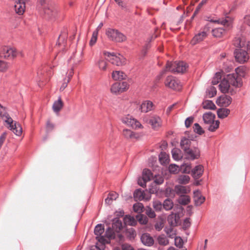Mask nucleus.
Returning a JSON list of instances; mask_svg holds the SVG:
<instances>
[{"mask_svg": "<svg viewBox=\"0 0 250 250\" xmlns=\"http://www.w3.org/2000/svg\"><path fill=\"white\" fill-rule=\"evenodd\" d=\"M233 44L237 48L234 51L236 61L240 63H244L249 59L248 52H250V41L246 42L242 34H238L233 41Z\"/></svg>", "mask_w": 250, "mask_h": 250, "instance_id": "obj_1", "label": "nucleus"}, {"mask_svg": "<svg viewBox=\"0 0 250 250\" xmlns=\"http://www.w3.org/2000/svg\"><path fill=\"white\" fill-rule=\"evenodd\" d=\"M123 227L121 220L115 218L113 220L112 228L108 227L105 233V236L109 239H115L117 241L122 242L124 240V236L120 233Z\"/></svg>", "mask_w": 250, "mask_h": 250, "instance_id": "obj_2", "label": "nucleus"}, {"mask_svg": "<svg viewBox=\"0 0 250 250\" xmlns=\"http://www.w3.org/2000/svg\"><path fill=\"white\" fill-rule=\"evenodd\" d=\"M4 110L3 107L0 104V116L8 125V127L12 130L17 136H20L22 132V127L19 124L15 122L7 113H3Z\"/></svg>", "mask_w": 250, "mask_h": 250, "instance_id": "obj_3", "label": "nucleus"}, {"mask_svg": "<svg viewBox=\"0 0 250 250\" xmlns=\"http://www.w3.org/2000/svg\"><path fill=\"white\" fill-rule=\"evenodd\" d=\"M187 67V63L183 62H167L166 69L162 71L161 75H163L166 71L183 73L186 70Z\"/></svg>", "mask_w": 250, "mask_h": 250, "instance_id": "obj_4", "label": "nucleus"}, {"mask_svg": "<svg viewBox=\"0 0 250 250\" xmlns=\"http://www.w3.org/2000/svg\"><path fill=\"white\" fill-rule=\"evenodd\" d=\"M106 34L109 39L116 42H122L126 40V36L117 29L108 28Z\"/></svg>", "mask_w": 250, "mask_h": 250, "instance_id": "obj_5", "label": "nucleus"}, {"mask_svg": "<svg viewBox=\"0 0 250 250\" xmlns=\"http://www.w3.org/2000/svg\"><path fill=\"white\" fill-rule=\"evenodd\" d=\"M103 53L107 57L106 60L114 65L122 66L126 63L125 59L122 56H117L114 52L110 53L105 51Z\"/></svg>", "mask_w": 250, "mask_h": 250, "instance_id": "obj_6", "label": "nucleus"}, {"mask_svg": "<svg viewBox=\"0 0 250 250\" xmlns=\"http://www.w3.org/2000/svg\"><path fill=\"white\" fill-rule=\"evenodd\" d=\"M225 78L230 87L232 86L236 88L240 87L242 85V79L238 76L237 73L229 74Z\"/></svg>", "mask_w": 250, "mask_h": 250, "instance_id": "obj_7", "label": "nucleus"}, {"mask_svg": "<svg viewBox=\"0 0 250 250\" xmlns=\"http://www.w3.org/2000/svg\"><path fill=\"white\" fill-rule=\"evenodd\" d=\"M185 133L187 135L188 137H182L180 141V146L184 151L191 148V141H193L196 138L195 135L193 133L189 135V132L188 131H186Z\"/></svg>", "mask_w": 250, "mask_h": 250, "instance_id": "obj_8", "label": "nucleus"}, {"mask_svg": "<svg viewBox=\"0 0 250 250\" xmlns=\"http://www.w3.org/2000/svg\"><path fill=\"white\" fill-rule=\"evenodd\" d=\"M165 85L166 86L175 90H179L182 87L179 81L172 76L167 77L165 81Z\"/></svg>", "mask_w": 250, "mask_h": 250, "instance_id": "obj_9", "label": "nucleus"}, {"mask_svg": "<svg viewBox=\"0 0 250 250\" xmlns=\"http://www.w3.org/2000/svg\"><path fill=\"white\" fill-rule=\"evenodd\" d=\"M17 56L15 49L9 46L2 47L0 51V57L5 59H12Z\"/></svg>", "mask_w": 250, "mask_h": 250, "instance_id": "obj_10", "label": "nucleus"}, {"mask_svg": "<svg viewBox=\"0 0 250 250\" xmlns=\"http://www.w3.org/2000/svg\"><path fill=\"white\" fill-rule=\"evenodd\" d=\"M184 152L186 158L189 160L197 159L200 156V151L197 147H191Z\"/></svg>", "mask_w": 250, "mask_h": 250, "instance_id": "obj_11", "label": "nucleus"}, {"mask_svg": "<svg viewBox=\"0 0 250 250\" xmlns=\"http://www.w3.org/2000/svg\"><path fill=\"white\" fill-rule=\"evenodd\" d=\"M219 89L222 93H229L233 95L236 92V90L230 86L226 78L221 81L219 85Z\"/></svg>", "mask_w": 250, "mask_h": 250, "instance_id": "obj_12", "label": "nucleus"}, {"mask_svg": "<svg viewBox=\"0 0 250 250\" xmlns=\"http://www.w3.org/2000/svg\"><path fill=\"white\" fill-rule=\"evenodd\" d=\"M153 178V175L150 170L145 168L143 170L142 174V182L140 179L138 181V184L144 187L146 185V182L150 181Z\"/></svg>", "mask_w": 250, "mask_h": 250, "instance_id": "obj_13", "label": "nucleus"}, {"mask_svg": "<svg viewBox=\"0 0 250 250\" xmlns=\"http://www.w3.org/2000/svg\"><path fill=\"white\" fill-rule=\"evenodd\" d=\"M232 98L228 95H223L220 96L216 100L217 104L220 106H228L231 103Z\"/></svg>", "mask_w": 250, "mask_h": 250, "instance_id": "obj_14", "label": "nucleus"}, {"mask_svg": "<svg viewBox=\"0 0 250 250\" xmlns=\"http://www.w3.org/2000/svg\"><path fill=\"white\" fill-rule=\"evenodd\" d=\"M26 0H16L15 5V10L17 14L19 15H22L25 9Z\"/></svg>", "mask_w": 250, "mask_h": 250, "instance_id": "obj_15", "label": "nucleus"}, {"mask_svg": "<svg viewBox=\"0 0 250 250\" xmlns=\"http://www.w3.org/2000/svg\"><path fill=\"white\" fill-rule=\"evenodd\" d=\"M203 172L204 167L201 165L196 166L191 170V174L195 180H197L201 177Z\"/></svg>", "mask_w": 250, "mask_h": 250, "instance_id": "obj_16", "label": "nucleus"}, {"mask_svg": "<svg viewBox=\"0 0 250 250\" xmlns=\"http://www.w3.org/2000/svg\"><path fill=\"white\" fill-rule=\"evenodd\" d=\"M142 243L145 246L150 247L154 244V239L149 234L145 233L141 237Z\"/></svg>", "mask_w": 250, "mask_h": 250, "instance_id": "obj_17", "label": "nucleus"}, {"mask_svg": "<svg viewBox=\"0 0 250 250\" xmlns=\"http://www.w3.org/2000/svg\"><path fill=\"white\" fill-rule=\"evenodd\" d=\"M180 219L178 213H172L167 217V222L170 227L176 226Z\"/></svg>", "mask_w": 250, "mask_h": 250, "instance_id": "obj_18", "label": "nucleus"}, {"mask_svg": "<svg viewBox=\"0 0 250 250\" xmlns=\"http://www.w3.org/2000/svg\"><path fill=\"white\" fill-rule=\"evenodd\" d=\"M45 17L48 19H51L55 17L56 15V11L51 5H47L44 7L42 10Z\"/></svg>", "mask_w": 250, "mask_h": 250, "instance_id": "obj_19", "label": "nucleus"}, {"mask_svg": "<svg viewBox=\"0 0 250 250\" xmlns=\"http://www.w3.org/2000/svg\"><path fill=\"white\" fill-rule=\"evenodd\" d=\"M193 194L195 205L196 206H199L204 202L205 200V197L201 195V193L199 190H197L194 191Z\"/></svg>", "mask_w": 250, "mask_h": 250, "instance_id": "obj_20", "label": "nucleus"}, {"mask_svg": "<svg viewBox=\"0 0 250 250\" xmlns=\"http://www.w3.org/2000/svg\"><path fill=\"white\" fill-rule=\"evenodd\" d=\"M207 36V32L202 31L195 35L191 41L192 45H195L197 43L202 41Z\"/></svg>", "mask_w": 250, "mask_h": 250, "instance_id": "obj_21", "label": "nucleus"}, {"mask_svg": "<svg viewBox=\"0 0 250 250\" xmlns=\"http://www.w3.org/2000/svg\"><path fill=\"white\" fill-rule=\"evenodd\" d=\"M148 123L153 128L156 129L161 126V119L157 116H152L149 119Z\"/></svg>", "mask_w": 250, "mask_h": 250, "instance_id": "obj_22", "label": "nucleus"}, {"mask_svg": "<svg viewBox=\"0 0 250 250\" xmlns=\"http://www.w3.org/2000/svg\"><path fill=\"white\" fill-rule=\"evenodd\" d=\"M215 115L211 112L205 113L203 115L204 122L206 124H211L214 121Z\"/></svg>", "mask_w": 250, "mask_h": 250, "instance_id": "obj_23", "label": "nucleus"}, {"mask_svg": "<svg viewBox=\"0 0 250 250\" xmlns=\"http://www.w3.org/2000/svg\"><path fill=\"white\" fill-rule=\"evenodd\" d=\"M153 103L151 101H146L140 106V110L142 112H147L152 109Z\"/></svg>", "mask_w": 250, "mask_h": 250, "instance_id": "obj_24", "label": "nucleus"}, {"mask_svg": "<svg viewBox=\"0 0 250 250\" xmlns=\"http://www.w3.org/2000/svg\"><path fill=\"white\" fill-rule=\"evenodd\" d=\"M63 106V102L60 97L57 101L54 102L52 108L54 112L58 113Z\"/></svg>", "mask_w": 250, "mask_h": 250, "instance_id": "obj_25", "label": "nucleus"}, {"mask_svg": "<svg viewBox=\"0 0 250 250\" xmlns=\"http://www.w3.org/2000/svg\"><path fill=\"white\" fill-rule=\"evenodd\" d=\"M230 113V110L228 108H221L217 110V114L218 118L224 119L227 117Z\"/></svg>", "mask_w": 250, "mask_h": 250, "instance_id": "obj_26", "label": "nucleus"}, {"mask_svg": "<svg viewBox=\"0 0 250 250\" xmlns=\"http://www.w3.org/2000/svg\"><path fill=\"white\" fill-rule=\"evenodd\" d=\"M172 156L173 159L179 161L182 158L181 150L178 148H174L171 150Z\"/></svg>", "mask_w": 250, "mask_h": 250, "instance_id": "obj_27", "label": "nucleus"}, {"mask_svg": "<svg viewBox=\"0 0 250 250\" xmlns=\"http://www.w3.org/2000/svg\"><path fill=\"white\" fill-rule=\"evenodd\" d=\"M123 135L126 139L137 138L138 135L129 129H125L123 131Z\"/></svg>", "mask_w": 250, "mask_h": 250, "instance_id": "obj_28", "label": "nucleus"}, {"mask_svg": "<svg viewBox=\"0 0 250 250\" xmlns=\"http://www.w3.org/2000/svg\"><path fill=\"white\" fill-rule=\"evenodd\" d=\"M225 33V30L223 28H216L212 30V35L216 38H221Z\"/></svg>", "mask_w": 250, "mask_h": 250, "instance_id": "obj_29", "label": "nucleus"}, {"mask_svg": "<svg viewBox=\"0 0 250 250\" xmlns=\"http://www.w3.org/2000/svg\"><path fill=\"white\" fill-rule=\"evenodd\" d=\"M159 160L162 165H167L169 163L168 155L166 152H161L159 155Z\"/></svg>", "mask_w": 250, "mask_h": 250, "instance_id": "obj_30", "label": "nucleus"}, {"mask_svg": "<svg viewBox=\"0 0 250 250\" xmlns=\"http://www.w3.org/2000/svg\"><path fill=\"white\" fill-rule=\"evenodd\" d=\"M203 108L205 109L214 110L216 108V105L210 100H206L203 102Z\"/></svg>", "mask_w": 250, "mask_h": 250, "instance_id": "obj_31", "label": "nucleus"}, {"mask_svg": "<svg viewBox=\"0 0 250 250\" xmlns=\"http://www.w3.org/2000/svg\"><path fill=\"white\" fill-rule=\"evenodd\" d=\"M125 74L122 71H115L112 73V77L115 80H124L125 79Z\"/></svg>", "mask_w": 250, "mask_h": 250, "instance_id": "obj_32", "label": "nucleus"}, {"mask_svg": "<svg viewBox=\"0 0 250 250\" xmlns=\"http://www.w3.org/2000/svg\"><path fill=\"white\" fill-rule=\"evenodd\" d=\"M191 167L190 164L183 163L180 165V171L184 173H189L191 172Z\"/></svg>", "mask_w": 250, "mask_h": 250, "instance_id": "obj_33", "label": "nucleus"}, {"mask_svg": "<svg viewBox=\"0 0 250 250\" xmlns=\"http://www.w3.org/2000/svg\"><path fill=\"white\" fill-rule=\"evenodd\" d=\"M175 191L178 194H180L181 195H183L182 194L187 193L188 192V190L186 188V187L177 185L175 187Z\"/></svg>", "mask_w": 250, "mask_h": 250, "instance_id": "obj_34", "label": "nucleus"}, {"mask_svg": "<svg viewBox=\"0 0 250 250\" xmlns=\"http://www.w3.org/2000/svg\"><path fill=\"white\" fill-rule=\"evenodd\" d=\"M118 196V195L116 192L109 193L108 197L105 199V203L108 205L111 204L113 200L117 199Z\"/></svg>", "mask_w": 250, "mask_h": 250, "instance_id": "obj_35", "label": "nucleus"}, {"mask_svg": "<svg viewBox=\"0 0 250 250\" xmlns=\"http://www.w3.org/2000/svg\"><path fill=\"white\" fill-rule=\"evenodd\" d=\"M163 208L166 210H169L173 208V204L172 201L168 198L166 199L162 204Z\"/></svg>", "mask_w": 250, "mask_h": 250, "instance_id": "obj_36", "label": "nucleus"}, {"mask_svg": "<svg viewBox=\"0 0 250 250\" xmlns=\"http://www.w3.org/2000/svg\"><path fill=\"white\" fill-rule=\"evenodd\" d=\"M143 190L141 189H137L135 190L133 196L135 201H142L143 200Z\"/></svg>", "mask_w": 250, "mask_h": 250, "instance_id": "obj_37", "label": "nucleus"}, {"mask_svg": "<svg viewBox=\"0 0 250 250\" xmlns=\"http://www.w3.org/2000/svg\"><path fill=\"white\" fill-rule=\"evenodd\" d=\"M190 180L189 176L187 175H179L177 178V182L181 184H187Z\"/></svg>", "mask_w": 250, "mask_h": 250, "instance_id": "obj_38", "label": "nucleus"}, {"mask_svg": "<svg viewBox=\"0 0 250 250\" xmlns=\"http://www.w3.org/2000/svg\"><path fill=\"white\" fill-rule=\"evenodd\" d=\"M121 120L123 123L128 126L132 125V123L134 122V119L132 118V117L129 115L123 117Z\"/></svg>", "mask_w": 250, "mask_h": 250, "instance_id": "obj_39", "label": "nucleus"}, {"mask_svg": "<svg viewBox=\"0 0 250 250\" xmlns=\"http://www.w3.org/2000/svg\"><path fill=\"white\" fill-rule=\"evenodd\" d=\"M157 241L158 243L162 246H166L169 243L168 240L164 234L159 235L157 238Z\"/></svg>", "mask_w": 250, "mask_h": 250, "instance_id": "obj_40", "label": "nucleus"}, {"mask_svg": "<svg viewBox=\"0 0 250 250\" xmlns=\"http://www.w3.org/2000/svg\"><path fill=\"white\" fill-rule=\"evenodd\" d=\"M219 124H220L219 121L216 120V121H215V122H214V121H213V122L211 123V124H208L209 125L208 127V129L209 131H210L211 132H213V131H215L219 127Z\"/></svg>", "mask_w": 250, "mask_h": 250, "instance_id": "obj_41", "label": "nucleus"}, {"mask_svg": "<svg viewBox=\"0 0 250 250\" xmlns=\"http://www.w3.org/2000/svg\"><path fill=\"white\" fill-rule=\"evenodd\" d=\"M217 93L216 88L213 86H211L208 88L206 90L207 95L209 98H212L216 95Z\"/></svg>", "mask_w": 250, "mask_h": 250, "instance_id": "obj_42", "label": "nucleus"}, {"mask_svg": "<svg viewBox=\"0 0 250 250\" xmlns=\"http://www.w3.org/2000/svg\"><path fill=\"white\" fill-rule=\"evenodd\" d=\"M111 91L113 93H117L122 92L120 82H116L113 83L111 87Z\"/></svg>", "mask_w": 250, "mask_h": 250, "instance_id": "obj_43", "label": "nucleus"}, {"mask_svg": "<svg viewBox=\"0 0 250 250\" xmlns=\"http://www.w3.org/2000/svg\"><path fill=\"white\" fill-rule=\"evenodd\" d=\"M104 232V228L102 224H98L94 229V233L96 236L101 235Z\"/></svg>", "mask_w": 250, "mask_h": 250, "instance_id": "obj_44", "label": "nucleus"}, {"mask_svg": "<svg viewBox=\"0 0 250 250\" xmlns=\"http://www.w3.org/2000/svg\"><path fill=\"white\" fill-rule=\"evenodd\" d=\"M190 202L189 197L187 195H181L178 199V202L182 205H186Z\"/></svg>", "mask_w": 250, "mask_h": 250, "instance_id": "obj_45", "label": "nucleus"}, {"mask_svg": "<svg viewBox=\"0 0 250 250\" xmlns=\"http://www.w3.org/2000/svg\"><path fill=\"white\" fill-rule=\"evenodd\" d=\"M168 170L170 173L175 174L180 171V167L175 164H170Z\"/></svg>", "mask_w": 250, "mask_h": 250, "instance_id": "obj_46", "label": "nucleus"}, {"mask_svg": "<svg viewBox=\"0 0 250 250\" xmlns=\"http://www.w3.org/2000/svg\"><path fill=\"white\" fill-rule=\"evenodd\" d=\"M144 208L143 204L141 203H137L133 206V210L137 213H141Z\"/></svg>", "mask_w": 250, "mask_h": 250, "instance_id": "obj_47", "label": "nucleus"}, {"mask_svg": "<svg viewBox=\"0 0 250 250\" xmlns=\"http://www.w3.org/2000/svg\"><path fill=\"white\" fill-rule=\"evenodd\" d=\"M154 192V190H151V189H150L149 191H148L147 190H143V200L145 201H147L150 200L151 198V194L153 193Z\"/></svg>", "mask_w": 250, "mask_h": 250, "instance_id": "obj_48", "label": "nucleus"}, {"mask_svg": "<svg viewBox=\"0 0 250 250\" xmlns=\"http://www.w3.org/2000/svg\"><path fill=\"white\" fill-rule=\"evenodd\" d=\"M145 213L150 218H155L156 216L154 211L149 207H147L145 209Z\"/></svg>", "mask_w": 250, "mask_h": 250, "instance_id": "obj_49", "label": "nucleus"}, {"mask_svg": "<svg viewBox=\"0 0 250 250\" xmlns=\"http://www.w3.org/2000/svg\"><path fill=\"white\" fill-rule=\"evenodd\" d=\"M193 128L194 131L199 135H202L204 133V131L198 123L194 124Z\"/></svg>", "mask_w": 250, "mask_h": 250, "instance_id": "obj_50", "label": "nucleus"}, {"mask_svg": "<svg viewBox=\"0 0 250 250\" xmlns=\"http://www.w3.org/2000/svg\"><path fill=\"white\" fill-rule=\"evenodd\" d=\"M153 207L156 211H159L163 208L162 204L159 200H155L153 202Z\"/></svg>", "mask_w": 250, "mask_h": 250, "instance_id": "obj_51", "label": "nucleus"}, {"mask_svg": "<svg viewBox=\"0 0 250 250\" xmlns=\"http://www.w3.org/2000/svg\"><path fill=\"white\" fill-rule=\"evenodd\" d=\"M221 79V74L220 72H217L215 76L212 78L211 83L212 85H216L218 84Z\"/></svg>", "mask_w": 250, "mask_h": 250, "instance_id": "obj_52", "label": "nucleus"}, {"mask_svg": "<svg viewBox=\"0 0 250 250\" xmlns=\"http://www.w3.org/2000/svg\"><path fill=\"white\" fill-rule=\"evenodd\" d=\"M125 221L126 223L130 226H134L136 223V221L133 217L130 216H126L125 218Z\"/></svg>", "mask_w": 250, "mask_h": 250, "instance_id": "obj_53", "label": "nucleus"}, {"mask_svg": "<svg viewBox=\"0 0 250 250\" xmlns=\"http://www.w3.org/2000/svg\"><path fill=\"white\" fill-rule=\"evenodd\" d=\"M107 62L103 59H100L98 62L99 68L102 70H106Z\"/></svg>", "mask_w": 250, "mask_h": 250, "instance_id": "obj_54", "label": "nucleus"}, {"mask_svg": "<svg viewBox=\"0 0 250 250\" xmlns=\"http://www.w3.org/2000/svg\"><path fill=\"white\" fill-rule=\"evenodd\" d=\"M98 34V31H94L93 32L92 37L89 42V44L90 46H93L96 43L97 40Z\"/></svg>", "mask_w": 250, "mask_h": 250, "instance_id": "obj_55", "label": "nucleus"}, {"mask_svg": "<svg viewBox=\"0 0 250 250\" xmlns=\"http://www.w3.org/2000/svg\"><path fill=\"white\" fill-rule=\"evenodd\" d=\"M175 245L177 247L182 248L183 245V239L180 237H176L175 238Z\"/></svg>", "mask_w": 250, "mask_h": 250, "instance_id": "obj_56", "label": "nucleus"}, {"mask_svg": "<svg viewBox=\"0 0 250 250\" xmlns=\"http://www.w3.org/2000/svg\"><path fill=\"white\" fill-rule=\"evenodd\" d=\"M126 233L130 239H134L136 235V231L132 228L128 229Z\"/></svg>", "mask_w": 250, "mask_h": 250, "instance_id": "obj_57", "label": "nucleus"}, {"mask_svg": "<svg viewBox=\"0 0 250 250\" xmlns=\"http://www.w3.org/2000/svg\"><path fill=\"white\" fill-rule=\"evenodd\" d=\"M193 121V118L192 117H189L187 118L185 121V125L186 127L188 128L190 126V125Z\"/></svg>", "mask_w": 250, "mask_h": 250, "instance_id": "obj_58", "label": "nucleus"}, {"mask_svg": "<svg viewBox=\"0 0 250 250\" xmlns=\"http://www.w3.org/2000/svg\"><path fill=\"white\" fill-rule=\"evenodd\" d=\"M121 86V92H123L128 88V84L126 82H120Z\"/></svg>", "mask_w": 250, "mask_h": 250, "instance_id": "obj_59", "label": "nucleus"}, {"mask_svg": "<svg viewBox=\"0 0 250 250\" xmlns=\"http://www.w3.org/2000/svg\"><path fill=\"white\" fill-rule=\"evenodd\" d=\"M139 221L140 224L145 225L147 224L148 220L146 216L141 214L139 218Z\"/></svg>", "mask_w": 250, "mask_h": 250, "instance_id": "obj_60", "label": "nucleus"}, {"mask_svg": "<svg viewBox=\"0 0 250 250\" xmlns=\"http://www.w3.org/2000/svg\"><path fill=\"white\" fill-rule=\"evenodd\" d=\"M8 67V64L4 61H0V71L5 70Z\"/></svg>", "mask_w": 250, "mask_h": 250, "instance_id": "obj_61", "label": "nucleus"}, {"mask_svg": "<svg viewBox=\"0 0 250 250\" xmlns=\"http://www.w3.org/2000/svg\"><path fill=\"white\" fill-rule=\"evenodd\" d=\"M130 126H131L132 128L137 129L141 128L142 125L139 121L134 119V122L132 123V125H131Z\"/></svg>", "mask_w": 250, "mask_h": 250, "instance_id": "obj_62", "label": "nucleus"}, {"mask_svg": "<svg viewBox=\"0 0 250 250\" xmlns=\"http://www.w3.org/2000/svg\"><path fill=\"white\" fill-rule=\"evenodd\" d=\"M164 178L162 176H159L158 177L155 176L154 179V182L157 185H161L164 182Z\"/></svg>", "mask_w": 250, "mask_h": 250, "instance_id": "obj_63", "label": "nucleus"}, {"mask_svg": "<svg viewBox=\"0 0 250 250\" xmlns=\"http://www.w3.org/2000/svg\"><path fill=\"white\" fill-rule=\"evenodd\" d=\"M114 0L118 4V5L119 6H120L122 9H125L126 10H127V8L126 4H125L122 0Z\"/></svg>", "mask_w": 250, "mask_h": 250, "instance_id": "obj_64", "label": "nucleus"}]
</instances>
